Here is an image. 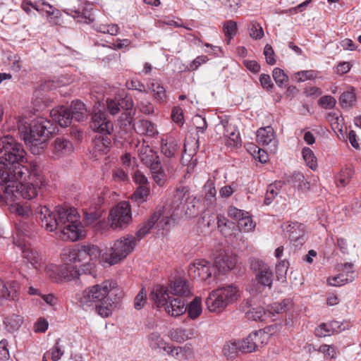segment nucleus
I'll return each instance as SVG.
<instances>
[{
    "label": "nucleus",
    "mask_w": 361,
    "mask_h": 361,
    "mask_svg": "<svg viewBox=\"0 0 361 361\" xmlns=\"http://www.w3.org/2000/svg\"><path fill=\"white\" fill-rule=\"evenodd\" d=\"M173 216V214L166 207L157 208L133 235L136 243L142 240L149 232L155 223H157V227L159 229H164L166 226L171 224V221L174 220Z\"/></svg>",
    "instance_id": "0eeeda50"
},
{
    "label": "nucleus",
    "mask_w": 361,
    "mask_h": 361,
    "mask_svg": "<svg viewBox=\"0 0 361 361\" xmlns=\"http://www.w3.org/2000/svg\"><path fill=\"white\" fill-rule=\"evenodd\" d=\"M220 295L218 289L213 290L206 299V305L212 312H221L226 307L224 300Z\"/></svg>",
    "instance_id": "a878e982"
},
{
    "label": "nucleus",
    "mask_w": 361,
    "mask_h": 361,
    "mask_svg": "<svg viewBox=\"0 0 361 361\" xmlns=\"http://www.w3.org/2000/svg\"><path fill=\"white\" fill-rule=\"evenodd\" d=\"M102 215L100 210H92L91 209L85 212V220L88 224L94 223Z\"/></svg>",
    "instance_id": "69168bd1"
},
{
    "label": "nucleus",
    "mask_w": 361,
    "mask_h": 361,
    "mask_svg": "<svg viewBox=\"0 0 361 361\" xmlns=\"http://www.w3.org/2000/svg\"><path fill=\"white\" fill-rule=\"evenodd\" d=\"M148 89L152 92L154 98L159 103L166 102V93L165 88L154 80H150L147 85Z\"/></svg>",
    "instance_id": "f704fd0d"
},
{
    "label": "nucleus",
    "mask_w": 361,
    "mask_h": 361,
    "mask_svg": "<svg viewBox=\"0 0 361 361\" xmlns=\"http://www.w3.org/2000/svg\"><path fill=\"white\" fill-rule=\"evenodd\" d=\"M326 118L334 130H342L343 118H341L337 113L330 112L327 114Z\"/></svg>",
    "instance_id": "6e6d98bb"
},
{
    "label": "nucleus",
    "mask_w": 361,
    "mask_h": 361,
    "mask_svg": "<svg viewBox=\"0 0 361 361\" xmlns=\"http://www.w3.org/2000/svg\"><path fill=\"white\" fill-rule=\"evenodd\" d=\"M23 323V317L16 314L8 315L4 320L5 327L8 332H14L18 330Z\"/></svg>",
    "instance_id": "4c0bfd02"
},
{
    "label": "nucleus",
    "mask_w": 361,
    "mask_h": 361,
    "mask_svg": "<svg viewBox=\"0 0 361 361\" xmlns=\"http://www.w3.org/2000/svg\"><path fill=\"white\" fill-rule=\"evenodd\" d=\"M80 247L81 251L84 252L85 254L82 256V261L87 259L93 260L99 257L100 255V250L96 245H84Z\"/></svg>",
    "instance_id": "de8ad7c7"
},
{
    "label": "nucleus",
    "mask_w": 361,
    "mask_h": 361,
    "mask_svg": "<svg viewBox=\"0 0 361 361\" xmlns=\"http://www.w3.org/2000/svg\"><path fill=\"white\" fill-rule=\"evenodd\" d=\"M178 352L176 353V360H185L193 357L194 352L191 345L186 344L183 346H177Z\"/></svg>",
    "instance_id": "a18cd8bd"
},
{
    "label": "nucleus",
    "mask_w": 361,
    "mask_h": 361,
    "mask_svg": "<svg viewBox=\"0 0 361 361\" xmlns=\"http://www.w3.org/2000/svg\"><path fill=\"white\" fill-rule=\"evenodd\" d=\"M235 264V256L227 252L220 253L214 259V264L216 269L221 273H226L233 269Z\"/></svg>",
    "instance_id": "412c9836"
},
{
    "label": "nucleus",
    "mask_w": 361,
    "mask_h": 361,
    "mask_svg": "<svg viewBox=\"0 0 361 361\" xmlns=\"http://www.w3.org/2000/svg\"><path fill=\"white\" fill-rule=\"evenodd\" d=\"M288 300H283L281 303H274L270 306L267 310L271 311V317L274 316L275 314H280L286 312L288 310Z\"/></svg>",
    "instance_id": "680f3d73"
},
{
    "label": "nucleus",
    "mask_w": 361,
    "mask_h": 361,
    "mask_svg": "<svg viewBox=\"0 0 361 361\" xmlns=\"http://www.w3.org/2000/svg\"><path fill=\"white\" fill-rule=\"evenodd\" d=\"M106 106L109 113L112 115L118 114L121 108L128 110L133 106V101L131 98L126 97L121 101L118 102L115 99H108L106 100Z\"/></svg>",
    "instance_id": "c756f323"
},
{
    "label": "nucleus",
    "mask_w": 361,
    "mask_h": 361,
    "mask_svg": "<svg viewBox=\"0 0 361 361\" xmlns=\"http://www.w3.org/2000/svg\"><path fill=\"white\" fill-rule=\"evenodd\" d=\"M302 155L305 164L312 171H316L318 164L317 157L313 151L309 147H304L302 151Z\"/></svg>",
    "instance_id": "37998d69"
},
{
    "label": "nucleus",
    "mask_w": 361,
    "mask_h": 361,
    "mask_svg": "<svg viewBox=\"0 0 361 361\" xmlns=\"http://www.w3.org/2000/svg\"><path fill=\"white\" fill-rule=\"evenodd\" d=\"M170 294L169 286L156 285L154 286L149 298L157 307H164L171 298Z\"/></svg>",
    "instance_id": "6ab92c4d"
},
{
    "label": "nucleus",
    "mask_w": 361,
    "mask_h": 361,
    "mask_svg": "<svg viewBox=\"0 0 361 361\" xmlns=\"http://www.w3.org/2000/svg\"><path fill=\"white\" fill-rule=\"evenodd\" d=\"M82 5V12L80 11H75V13L77 14V17H80L84 23H91L94 21V16L92 13V5L90 3L85 2L81 3Z\"/></svg>",
    "instance_id": "a19ab883"
},
{
    "label": "nucleus",
    "mask_w": 361,
    "mask_h": 361,
    "mask_svg": "<svg viewBox=\"0 0 361 361\" xmlns=\"http://www.w3.org/2000/svg\"><path fill=\"white\" fill-rule=\"evenodd\" d=\"M14 244L20 248L23 258L27 263H30L34 269H38L41 267L43 263V258L36 250L31 247L30 244L16 239Z\"/></svg>",
    "instance_id": "4468645a"
},
{
    "label": "nucleus",
    "mask_w": 361,
    "mask_h": 361,
    "mask_svg": "<svg viewBox=\"0 0 361 361\" xmlns=\"http://www.w3.org/2000/svg\"><path fill=\"white\" fill-rule=\"evenodd\" d=\"M188 317L192 319H197L202 313V308L201 305V298L196 297L189 304L188 307Z\"/></svg>",
    "instance_id": "58836bf2"
},
{
    "label": "nucleus",
    "mask_w": 361,
    "mask_h": 361,
    "mask_svg": "<svg viewBox=\"0 0 361 361\" xmlns=\"http://www.w3.org/2000/svg\"><path fill=\"white\" fill-rule=\"evenodd\" d=\"M37 213L45 229L50 232L60 230V238L64 240L76 241L85 235L75 208L59 206L51 212L46 206H40Z\"/></svg>",
    "instance_id": "f03ea898"
},
{
    "label": "nucleus",
    "mask_w": 361,
    "mask_h": 361,
    "mask_svg": "<svg viewBox=\"0 0 361 361\" xmlns=\"http://www.w3.org/2000/svg\"><path fill=\"white\" fill-rule=\"evenodd\" d=\"M150 171L154 181L160 187L164 186L166 182V176L161 164L158 165L156 169Z\"/></svg>",
    "instance_id": "3c124183"
},
{
    "label": "nucleus",
    "mask_w": 361,
    "mask_h": 361,
    "mask_svg": "<svg viewBox=\"0 0 361 361\" xmlns=\"http://www.w3.org/2000/svg\"><path fill=\"white\" fill-rule=\"evenodd\" d=\"M149 185L138 186L134 192L132 198L140 202H145L149 194Z\"/></svg>",
    "instance_id": "5fc2aeb1"
},
{
    "label": "nucleus",
    "mask_w": 361,
    "mask_h": 361,
    "mask_svg": "<svg viewBox=\"0 0 361 361\" xmlns=\"http://www.w3.org/2000/svg\"><path fill=\"white\" fill-rule=\"evenodd\" d=\"M228 214L230 217L237 221L238 226L240 231L249 232L255 226V224L253 222L248 212H245L235 207H230Z\"/></svg>",
    "instance_id": "dca6fc26"
},
{
    "label": "nucleus",
    "mask_w": 361,
    "mask_h": 361,
    "mask_svg": "<svg viewBox=\"0 0 361 361\" xmlns=\"http://www.w3.org/2000/svg\"><path fill=\"white\" fill-rule=\"evenodd\" d=\"M132 220L131 209L128 202H121L111 209L109 215V222L114 229H122Z\"/></svg>",
    "instance_id": "1a4fd4ad"
},
{
    "label": "nucleus",
    "mask_w": 361,
    "mask_h": 361,
    "mask_svg": "<svg viewBox=\"0 0 361 361\" xmlns=\"http://www.w3.org/2000/svg\"><path fill=\"white\" fill-rule=\"evenodd\" d=\"M137 153L141 161L150 170H154L161 164L159 157L157 152L154 151L145 142L137 146Z\"/></svg>",
    "instance_id": "ddd939ff"
},
{
    "label": "nucleus",
    "mask_w": 361,
    "mask_h": 361,
    "mask_svg": "<svg viewBox=\"0 0 361 361\" xmlns=\"http://www.w3.org/2000/svg\"><path fill=\"white\" fill-rule=\"evenodd\" d=\"M29 173L22 178H6L0 183L4 192L15 201L18 197L31 200L37 195L38 190L47 185V181L42 174L39 167L35 163H30Z\"/></svg>",
    "instance_id": "20e7f679"
},
{
    "label": "nucleus",
    "mask_w": 361,
    "mask_h": 361,
    "mask_svg": "<svg viewBox=\"0 0 361 361\" xmlns=\"http://www.w3.org/2000/svg\"><path fill=\"white\" fill-rule=\"evenodd\" d=\"M186 302L184 298L171 297L164 308L169 315L178 317L185 312Z\"/></svg>",
    "instance_id": "4be33fe9"
},
{
    "label": "nucleus",
    "mask_w": 361,
    "mask_h": 361,
    "mask_svg": "<svg viewBox=\"0 0 361 361\" xmlns=\"http://www.w3.org/2000/svg\"><path fill=\"white\" fill-rule=\"evenodd\" d=\"M135 131L140 135L154 136L158 133L154 123L147 120H140L135 125Z\"/></svg>",
    "instance_id": "72a5a7b5"
},
{
    "label": "nucleus",
    "mask_w": 361,
    "mask_h": 361,
    "mask_svg": "<svg viewBox=\"0 0 361 361\" xmlns=\"http://www.w3.org/2000/svg\"><path fill=\"white\" fill-rule=\"evenodd\" d=\"M238 340L226 343L223 348L224 355L228 357H233L238 353L240 352Z\"/></svg>",
    "instance_id": "603ef678"
},
{
    "label": "nucleus",
    "mask_w": 361,
    "mask_h": 361,
    "mask_svg": "<svg viewBox=\"0 0 361 361\" xmlns=\"http://www.w3.org/2000/svg\"><path fill=\"white\" fill-rule=\"evenodd\" d=\"M217 129L223 130L226 145L230 147H238L241 145L240 133L236 126L228 121H221L216 126Z\"/></svg>",
    "instance_id": "f8f14e48"
},
{
    "label": "nucleus",
    "mask_w": 361,
    "mask_h": 361,
    "mask_svg": "<svg viewBox=\"0 0 361 361\" xmlns=\"http://www.w3.org/2000/svg\"><path fill=\"white\" fill-rule=\"evenodd\" d=\"M183 209L187 217L191 218L198 214V209L195 204V199H191L183 205Z\"/></svg>",
    "instance_id": "bf43d9fd"
},
{
    "label": "nucleus",
    "mask_w": 361,
    "mask_h": 361,
    "mask_svg": "<svg viewBox=\"0 0 361 361\" xmlns=\"http://www.w3.org/2000/svg\"><path fill=\"white\" fill-rule=\"evenodd\" d=\"M68 109L72 119L77 121H82L87 116V110L85 104L79 100L73 101Z\"/></svg>",
    "instance_id": "7c9ffc66"
},
{
    "label": "nucleus",
    "mask_w": 361,
    "mask_h": 361,
    "mask_svg": "<svg viewBox=\"0 0 361 361\" xmlns=\"http://www.w3.org/2000/svg\"><path fill=\"white\" fill-rule=\"evenodd\" d=\"M217 289L226 307L237 301L240 297L239 289L233 284L224 286Z\"/></svg>",
    "instance_id": "bb28decb"
},
{
    "label": "nucleus",
    "mask_w": 361,
    "mask_h": 361,
    "mask_svg": "<svg viewBox=\"0 0 361 361\" xmlns=\"http://www.w3.org/2000/svg\"><path fill=\"white\" fill-rule=\"evenodd\" d=\"M273 78L279 86H282L288 82V78L284 71L279 68H275L272 73Z\"/></svg>",
    "instance_id": "13d9d810"
},
{
    "label": "nucleus",
    "mask_w": 361,
    "mask_h": 361,
    "mask_svg": "<svg viewBox=\"0 0 361 361\" xmlns=\"http://www.w3.org/2000/svg\"><path fill=\"white\" fill-rule=\"evenodd\" d=\"M85 255L81 251L80 247H64L61 253V261L66 265L82 262V256Z\"/></svg>",
    "instance_id": "b1692460"
},
{
    "label": "nucleus",
    "mask_w": 361,
    "mask_h": 361,
    "mask_svg": "<svg viewBox=\"0 0 361 361\" xmlns=\"http://www.w3.org/2000/svg\"><path fill=\"white\" fill-rule=\"evenodd\" d=\"M136 245V240L133 235L123 236L114 242L110 252L104 255L103 259L110 265L116 264L131 253Z\"/></svg>",
    "instance_id": "423d86ee"
},
{
    "label": "nucleus",
    "mask_w": 361,
    "mask_h": 361,
    "mask_svg": "<svg viewBox=\"0 0 361 361\" xmlns=\"http://www.w3.org/2000/svg\"><path fill=\"white\" fill-rule=\"evenodd\" d=\"M147 340L149 347L155 350L164 349L167 343L157 332L150 334L147 337Z\"/></svg>",
    "instance_id": "c03bdc74"
},
{
    "label": "nucleus",
    "mask_w": 361,
    "mask_h": 361,
    "mask_svg": "<svg viewBox=\"0 0 361 361\" xmlns=\"http://www.w3.org/2000/svg\"><path fill=\"white\" fill-rule=\"evenodd\" d=\"M126 86L129 90H137L140 92L147 93L148 91L145 88V85L137 80H132L130 81H127Z\"/></svg>",
    "instance_id": "774afa93"
},
{
    "label": "nucleus",
    "mask_w": 361,
    "mask_h": 361,
    "mask_svg": "<svg viewBox=\"0 0 361 361\" xmlns=\"http://www.w3.org/2000/svg\"><path fill=\"white\" fill-rule=\"evenodd\" d=\"M18 128L25 143L30 145L31 150L35 154L39 153V149L37 147L46 142L55 130L54 124L44 117L34 119L30 124L24 118L20 119Z\"/></svg>",
    "instance_id": "39448f33"
},
{
    "label": "nucleus",
    "mask_w": 361,
    "mask_h": 361,
    "mask_svg": "<svg viewBox=\"0 0 361 361\" xmlns=\"http://www.w3.org/2000/svg\"><path fill=\"white\" fill-rule=\"evenodd\" d=\"M20 285L15 281L8 282L7 284L0 279V298L11 299L15 302L19 300Z\"/></svg>",
    "instance_id": "5701e85b"
},
{
    "label": "nucleus",
    "mask_w": 361,
    "mask_h": 361,
    "mask_svg": "<svg viewBox=\"0 0 361 361\" xmlns=\"http://www.w3.org/2000/svg\"><path fill=\"white\" fill-rule=\"evenodd\" d=\"M72 150V145L68 140L58 137L54 140L52 152L55 157H60L70 153Z\"/></svg>",
    "instance_id": "473e14b6"
},
{
    "label": "nucleus",
    "mask_w": 361,
    "mask_h": 361,
    "mask_svg": "<svg viewBox=\"0 0 361 361\" xmlns=\"http://www.w3.org/2000/svg\"><path fill=\"white\" fill-rule=\"evenodd\" d=\"M257 142L263 146H268L269 151L275 153L277 149L278 140L271 126L262 127L257 131Z\"/></svg>",
    "instance_id": "2eb2a0df"
},
{
    "label": "nucleus",
    "mask_w": 361,
    "mask_h": 361,
    "mask_svg": "<svg viewBox=\"0 0 361 361\" xmlns=\"http://www.w3.org/2000/svg\"><path fill=\"white\" fill-rule=\"evenodd\" d=\"M264 333L262 331H255L250 334L246 338L238 340L241 353H252L255 351L262 343V337Z\"/></svg>",
    "instance_id": "a211bd4d"
},
{
    "label": "nucleus",
    "mask_w": 361,
    "mask_h": 361,
    "mask_svg": "<svg viewBox=\"0 0 361 361\" xmlns=\"http://www.w3.org/2000/svg\"><path fill=\"white\" fill-rule=\"evenodd\" d=\"M178 148L179 145L173 137L161 138V150L165 157L169 158L174 157Z\"/></svg>",
    "instance_id": "2f4dec72"
},
{
    "label": "nucleus",
    "mask_w": 361,
    "mask_h": 361,
    "mask_svg": "<svg viewBox=\"0 0 361 361\" xmlns=\"http://www.w3.org/2000/svg\"><path fill=\"white\" fill-rule=\"evenodd\" d=\"M25 156L23 145L12 136L0 138V183L5 182L6 178H19L29 173V165L22 164Z\"/></svg>",
    "instance_id": "7ed1b4c3"
},
{
    "label": "nucleus",
    "mask_w": 361,
    "mask_h": 361,
    "mask_svg": "<svg viewBox=\"0 0 361 361\" xmlns=\"http://www.w3.org/2000/svg\"><path fill=\"white\" fill-rule=\"evenodd\" d=\"M251 266L255 271L257 283L264 287L271 288L274 276L270 267L259 259L253 261Z\"/></svg>",
    "instance_id": "9b49d317"
},
{
    "label": "nucleus",
    "mask_w": 361,
    "mask_h": 361,
    "mask_svg": "<svg viewBox=\"0 0 361 361\" xmlns=\"http://www.w3.org/2000/svg\"><path fill=\"white\" fill-rule=\"evenodd\" d=\"M122 297L123 292L117 283L107 280L77 293L75 300L82 310L89 311L95 309L99 315L105 318L111 314L114 302Z\"/></svg>",
    "instance_id": "f257e3e1"
},
{
    "label": "nucleus",
    "mask_w": 361,
    "mask_h": 361,
    "mask_svg": "<svg viewBox=\"0 0 361 361\" xmlns=\"http://www.w3.org/2000/svg\"><path fill=\"white\" fill-rule=\"evenodd\" d=\"M29 235L28 226L25 223H20L16 226V237L13 238V242L18 240L20 242H25L24 239H21L22 237H25Z\"/></svg>",
    "instance_id": "e2e57ef3"
},
{
    "label": "nucleus",
    "mask_w": 361,
    "mask_h": 361,
    "mask_svg": "<svg viewBox=\"0 0 361 361\" xmlns=\"http://www.w3.org/2000/svg\"><path fill=\"white\" fill-rule=\"evenodd\" d=\"M60 338H59L52 348L50 350V353L48 352V356H51L53 361H58L61 359L64 353L63 348L60 345Z\"/></svg>",
    "instance_id": "4d7b16f0"
},
{
    "label": "nucleus",
    "mask_w": 361,
    "mask_h": 361,
    "mask_svg": "<svg viewBox=\"0 0 361 361\" xmlns=\"http://www.w3.org/2000/svg\"><path fill=\"white\" fill-rule=\"evenodd\" d=\"M188 274L194 279L209 284L215 279V268L213 263L205 259H196L189 265Z\"/></svg>",
    "instance_id": "6e6552de"
},
{
    "label": "nucleus",
    "mask_w": 361,
    "mask_h": 361,
    "mask_svg": "<svg viewBox=\"0 0 361 361\" xmlns=\"http://www.w3.org/2000/svg\"><path fill=\"white\" fill-rule=\"evenodd\" d=\"M318 104L324 109H333L336 104V100L334 97L326 95L322 97L319 99Z\"/></svg>",
    "instance_id": "0e129e2a"
},
{
    "label": "nucleus",
    "mask_w": 361,
    "mask_h": 361,
    "mask_svg": "<svg viewBox=\"0 0 361 361\" xmlns=\"http://www.w3.org/2000/svg\"><path fill=\"white\" fill-rule=\"evenodd\" d=\"M339 101L343 108H349L354 105L356 97L353 92L346 91L341 94Z\"/></svg>",
    "instance_id": "864d4df0"
},
{
    "label": "nucleus",
    "mask_w": 361,
    "mask_h": 361,
    "mask_svg": "<svg viewBox=\"0 0 361 361\" xmlns=\"http://www.w3.org/2000/svg\"><path fill=\"white\" fill-rule=\"evenodd\" d=\"M171 295L177 298H184L192 295L188 282L183 279H177L171 281L169 285Z\"/></svg>",
    "instance_id": "393cba45"
},
{
    "label": "nucleus",
    "mask_w": 361,
    "mask_h": 361,
    "mask_svg": "<svg viewBox=\"0 0 361 361\" xmlns=\"http://www.w3.org/2000/svg\"><path fill=\"white\" fill-rule=\"evenodd\" d=\"M192 123L198 133H204L207 128V123L205 118L200 115H195L192 118Z\"/></svg>",
    "instance_id": "052dcab7"
},
{
    "label": "nucleus",
    "mask_w": 361,
    "mask_h": 361,
    "mask_svg": "<svg viewBox=\"0 0 361 361\" xmlns=\"http://www.w3.org/2000/svg\"><path fill=\"white\" fill-rule=\"evenodd\" d=\"M63 266L49 264L44 267L46 274L54 282H61Z\"/></svg>",
    "instance_id": "ea45409f"
},
{
    "label": "nucleus",
    "mask_w": 361,
    "mask_h": 361,
    "mask_svg": "<svg viewBox=\"0 0 361 361\" xmlns=\"http://www.w3.org/2000/svg\"><path fill=\"white\" fill-rule=\"evenodd\" d=\"M224 31L225 35L230 39L234 36L237 32V25L233 20H228L224 25Z\"/></svg>",
    "instance_id": "338daca9"
},
{
    "label": "nucleus",
    "mask_w": 361,
    "mask_h": 361,
    "mask_svg": "<svg viewBox=\"0 0 361 361\" xmlns=\"http://www.w3.org/2000/svg\"><path fill=\"white\" fill-rule=\"evenodd\" d=\"M305 226L298 222H293L286 228V235L294 245L298 246L304 243Z\"/></svg>",
    "instance_id": "aec40b11"
},
{
    "label": "nucleus",
    "mask_w": 361,
    "mask_h": 361,
    "mask_svg": "<svg viewBox=\"0 0 361 361\" xmlns=\"http://www.w3.org/2000/svg\"><path fill=\"white\" fill-rule=\"evenodd\" d=\"M61 281H71L78 279L81 275L80 270L76 267H68L66 264L63 266V271H61Z\"/></svg>",
    "instance_id": "79ce46f5"
},
{
    "label": "nucleus",
    "mask_w": 361,
    "mask_h": 361,
    "mask_svg": "<svg viewBox=\"0 0 361 361\" xmlns=\"http://www.w3.org/2000/svg\"><path fill=\"white\" fill-rule=\"evenodd\" d=\"M340 273L327 279L330 286H341L353 281L357 275L354 269V264L351 262H346L341 264L339 268Z\"/></svg>",
    "instance_id": "9d476101"
},
{
    "label": "nucleus",
    "mask_w": 361,
    "mask_h": 361,
    "mask_svg": "<svg viewBox=\"0 0 361 361\" xmlns=\"http://www.w3.org/2000/svg\"><path fill=\"white\" fill-rule=\"evenodd\" d=\"M272 313L270 310H266L262 307H257L247 312L246 316L249 319L264 322L271 319Z\"/></svg>",
    "instance_id": "e433bc0d"
},
{
    "label": "nucleus",
    "mask_w": 361,
    "mask_h": 361,
    "mask_svg": "<svg viewBox=\"0 0 361 361\" xmlns=\"http://www.w3.org/2000/svg\"><path fill=\"white\" fill-rule=\"evenodd\" d=\"M50 115L52 119L61 127H67L72 121L68 107L60 106L54 109L51 111Z\"/></svg>",
    "instance_id": "cd10ccee"
},
{
    "label": "nucleus",
    "mask_w": 361,
    "mask_h": 361,
    "mask_svg": "<svg viewBox=\"0 0 361 361\" xmlns=\"http://www.w3.org/2000/svg\"><path fill=\"white\" fill-rule=\"evenodd\" d=\"M197 332L194 329L178 328L170 331L171 339L177 343H183L187 340L195 338Z\"/></svg>",
    "instance_id": "c85d7f7f"
},
{
    "label": "nucleus",
    "mask_w": 361,
    "mask_h": 361,
    "mask_svg": "<svg viewBox=\"0 0 361 361\" xmlns=\"http://www.w3.org/2000/svg\"><path fill=\"white\" fill-rule=\"evenodd\" d=\"M188 190L185 187L178 188L174 194L173 201L178 206L183 205L191 200L189 195Z\"/></svg>",
    "instance_id": "09e8293b"
},
{
    "label": "nucleus",
    "mask_w": 361,
    "mask_h": 361,
    "mask_svg": "<svg viewBox=\"0 0 361 361\" xmlns=\"http://www.w3.org/2000/svg\"><path fill=\"white\" fill-rule=\"evenodd\" d=\"M91 128L94 131L109 135L113 131V124L104 112L94 113L92 118Z\"/></svg>",
    "instance_id": "f3484780"
},
{
    "label": "nucleus",
    "mask_w": 361,
    "mask_h": 361,
    "mask_svg": "<svg viewBox=\"0 0 361 361\" xmlns=\"http://www.w3.org/2000/svg\"><path fill=\"white\" fill-rule=\"evenodd\" d=\"M111 141L107 137L97 136L93 140V149L95 153L106 154L110 149Z\"/></svg>",
    "instance_id": "c9c22d12"
},
{
    "label": "nucleus",
    "mask_w": 361,
    "mask_h": 361,
    "mask_svg": "<svg viewBox=\"0 0 361 361\" xmlns=\"http://www.w3.org/2000/svg\"><path fill=\"white\" fill-rule=\"evenodd\" d=\"M281 183L280 182L270 184L267 190L264 197V204L267 205L270 204L273 200L278 195L280 192Z\"/></svg>",
    "instance_id": "49530a36"
},
{
    "label": "nucleus",
    "mask_w": 361,
    "mask_h": 361,
    "mask_svg": "<svg viewBox=\"0 0 361 361\" xmlns=\"http://www.w3.org/2000/svg\"><path fill=\"white\" fill-rule=\"evenodd\" d=\"M291 182L294 187L301 190H307L310 188V183L306 180L305 176L300 172H295L291 176Z\"/></svg>",
    "instance_id": "8fccbe9b"
}]
</instances>
